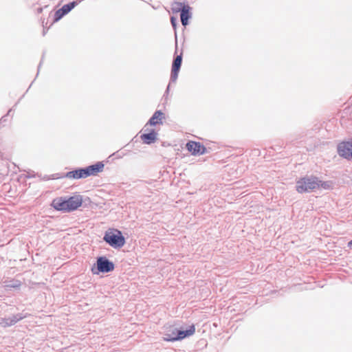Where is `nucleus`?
<instances>
[{
    "mask_svg": "<svg viewBox=\"0 0 352 352\" xmlns=\"http://www.w3.org/2000/svg\"><path fill=\"white\" fill-rule=\"evenodd\" d=\"M170 333H167L164 335V340L166 341H170L171 342L169 338H171L173 337H175V336L176 335V331H178V329L177 327H172L169 331Z\"/></svg>",
    "mask_w": 352,
    "mask_h": 352,
    "instance_id": "16",
    "label": "nucleus"
},
{
    "mask_svg": "<svg viewBox=\"0 0 352 352\" xmlns=\"http://www.w3.org/2000/svg\"><path fill=\"white\" fill-rule=\"evenodd\" d=\"M157 132L155 131V141L157 140Z\"/></svg>",
    "mask_w": 352,
    "mask_h": 352,
    "instance_id": "22",
    "label": "nucleus"
},
{
    "mask_svg": "<svg viewBox=\"0 0 352 352\" xmlns=\"http://www.w3.org/2000/svg\"><path fill=\"white\" fill-rule=\"evenodd\" d=\"M166 120L165 114L160 110L155 111V126L157 124H163V121Z\"/></svg>",
    "mask_w": 352,
    "mask_h": 352,
    "instance_id": "15",
    "label": "nucleus"
},
{
    "mask_svg": "<svg viewBox=\"0 0 352 352\" xmlns=\"http://www.w3.org/2000/svg\"><path fill=\"white\" fill-rule=\"evenodd\" d=\"M173 10L177 12H180V22H188V19L191 17L190 7L188 6L176 3L173 6Z\"/></svg>",
    "mask_w": 352,
    "mask_h": 352,
    "instance_id": "9",
    "label": "nucleus"
},
{
    "mask_svg": "<svg viewBox=\"0 0 352 352\" xmlns=\"http://www.w3.org/2000/svg\"><path fill=\"white\" fill-rule=\"evenodd\" d=\"M154 125V116H153L147 124L140 131V139L144 144H151L154 141V129H149V126Z\"/></svg>",
    "mask_w": 352,
    "mask_h": 352,
    "instance_id": "6",
    "label": "nucleus"
},
{
    "mask_svg": "<svg viewBox=\"0 0 352 352\" xmlns=\"http://www.w3.org/2000/svg\"><path fill=\"white\" fill-rule=\"evenodd\" d=\"M348 247L352 248V239L348 243Z\"/></svg>",
    "mask_w": 352,
    "mask_h": 352,
    "instance_id": "21",
    "label": "nucleus"
},
{
    "mask_svg": "<svg viewBox=\"0 0 352 352\" xmlns=\"http://www.w3.org/2000/svg\"><path fill=\"white\" fill-rule=\"evenodd\" d=\"M25 317H26L25 316L17 315V316H14L12 318H3L1 320V322H0V325L3 327H10V326L14 324L18 321L23 319Z\"/></svg>",
    "mask_w": 352,
    "mask_h": 352,
    "instance_id": "13",
    "label": "nucleus"
},
{
    "mask_svg": "<svg viewBox=\"0 0 352 352\" xmlns=\"http://www.w3.org/2000/svg\"><path fill=\"white\" fill-rule=\"evenodd\" d=\"M170 22H176L177 19H176V17H175V16H170Z\"/></svg>",
    "mask_w": 352,
    "mask_h": 352,
    "instance_id": "19",
    "label": "nucleus"
},
{
    "mask_svg": "<svg viewBox=\"0 0 352 352\" xmlns=\"http://www.w3.org/2000/svg\"><path fill=\"white\" fill-rule=\"evenodd\" d=\"M104 164L102 162H98L95 164L87 166L83 168L76 169L67 172L65 177L69 179H85L91 176H96L98 173L103 171Z\"/></svg>",
    "mask_w": 352,
    "mask_h": 352,
    "instance_id": "2",
    "label": "nucleus"
},
{
    "mask_svg": "<svg viewBox=\"0 0 352 352\" xmlns=\"http://www.w3.org/2000/svg\"><path fill=\"white\" fill-rule=\"evenodd\" d=\"M177 50H178L177 43L176 42L175 52V54H174L173 60L172 63L170 83L175 82L177 80V79L178 78V74H179V72L180 71L181 66L182 64V59H183L182 50H181V52L179 54H177Z\"/></svg>",
    "mask_w": 352,
    "mask_h": 352,
    "instance_id": "5",
    "label": "nucleus"
},
{
    "mask_svg": "<svg viewBox=\"0 0 352 352\" xmlns=\"http://www.w3.org/2000/svg\"><path fill=\"white\" fill-rule=\"evenodd\" d=\"M169 87H170V84L167 86L166 91H165V94H164L163 98H164V100H167V96H166L168 94Z\"/></svg>",
    "mask_w": 352,
    "mask_h": 352,
    "instance_id": "17",
    "label": "nucleus"
},
{
    "mask_svg": "<svg viewBox=\"0 0 352 352\" xmlns=\"http://www.w3.org/2000/svg\"><path fill=\"white\" fill-rule=\"evenodd\" d=\"M188 24L189 23H181L182 30H184Z\"/></svg>",
    "mask_w": 352,
    "mask_h": 352,
    "instance_id": "20",
    "label": "nucleus"
},
{
    "mask_svg": "<svg viewBox=\"0 0 352 352\" xmlns=\"http://www.w3.org/2000/svg\"><path fill=\"white\" fill-rule=\"evenodd\" d=\"M186 146L193 155H204L207 152V149L204 144L198 142L188 141Z\"/></svg>",
    "mask_w": 352,
    "mask_h": 352,
    "instance_id": "8",
    "label": "nucleus"
},
{
    "mask_svg": "<svg viewBox=\"0 0 352 352\" xmlns=\"http://www.w3.org/2000/svg\"><path fill=\"white\" fill-rule=\"evenodd\" d=\"M318 188H321L324 190H330L333 188V182L331 181H325L323 182L322 180H320L318 177Z\"/></svg>",
    "mask_w": 352,
    "mask_h": 352,
    "instance_id": "14",
    "label": "nucleus"
},
{
    "mask_svg": "<svg viewBox=\"0 0 352 352\" xmlns=\"http://www.w3.org/2000/svg\"><path fill=\"white\" fill-rule=\"evenodd\" d=\"M195 332V327L194 324L190 325L186 330L179 329L176 331L175 337L169 338L171 342L183 340L187 337L193 335Z\"/></svg>",
    "mask_w": 352,
    "mask_h": 352,
    "instance_id": "11",
    "label": "nucleus"
},
{
    "mask_svg": "<svg viewBox=\"0 0 352 352\" xmlns=\"http://www.w3.org/2000/svg\"><path fill=\"white\" fill-rule=\"evenodd\" d=\"M318 177L306 176L300 178L296 182V188L299 193L308 192L318 188Z\"/></svg>",
    "mask_w": 352,
    "mask_h": 352,
    "instance_id": "4",
    "label": "nucleus"
},
{
    "mask_svg": "<svg viewBox=\"0 0 352 352\" xmlns=\"http://www.w3.org/2000/svg\"><path fill=\"white\" fill-rule=\"evenodd\" d=\"M76 6V2H72L68 4L64 5L61 8L56 10L54 13V19L58 21L62 19L65 14L69 13Z\"/></svg>",
    "mask_w": 352,
    "mask_h": 352,
    "instance_id": "12",
    "label": "nucleus"
},
{
    "mask_svg": "<svg viewBox=\"0 0 352 352\" xmlns=\"http://www.w3.org/2000/svg\"><path fill=\"white\" fill-rule=\"evenodd\" d=\"M337 150L340 156L347 160L352 159V140L339 143Z\"/></svg>",
    "mask_w": 352,
    "mask_h": 352,
    "instance_id": "7",
    "label": "nucleus"
},
{
    "mask_svg": "<svg viewBox=\"0 0 352 352\" xmlns=\"http://www.w3.org/2000/svg\"><path fill=\"white\" fill-rule=\"evenodd\" d=\"M103 240L111 247L117 249L123 247L126 243L121 231L116 228H109L104 233Z\"/></svg>",
    "mask_w": 352,
    "mask_h": 352,
    "instance_id": "3",
    "label": "nucleus"
},
{
    "mask_svg": "<svg viewBox=\"0 0 352 352\" xmlns=\"http://www.w3.org/2000/svg\"><path fill=\"white\" fill-rule=\"evenodd\" d=\"M171 25L173 26V30H175V32H176L177 27L178 25H179V23H171ZM175 36H177V33H175Z\"/></svg>",
    "mask_w": 352,
    "mask_h": 352,
    "instance_id": "18",
    "label": "nucleus"
},
{
    "mask_svg": "<svg viewBox=\"0 0 352 352\" xmlns=\"http://www.w3.org/2000/svg\"><path fill=\"white\" fill-rule=\"evenodd\" d=\"M83 199L80 195H76L68 199L57 197L52 202V207L56 210L71 212L76 210L82 204Z\"/></svg>",
    "mask_w": 352,
    "mask_h": 352,
    "instance_id": "1",
    "label": "nucleus"
},
{
    "mask_svg": "<svg viewBox=\"0 0 352 352\" xmlns=\"http://www.w3.org/2000/svg\"><path fill=\"white\" fill-rule=\"evenodd\" d=\"M97 268L99 272H109L114 270V264L106 257H99L97 259Z\"/></svg>",
    "mask_w": 352,
    "mask_h": 352,
    "instance_id": "10",
    "label": "nucleus"
}]
</instances>
